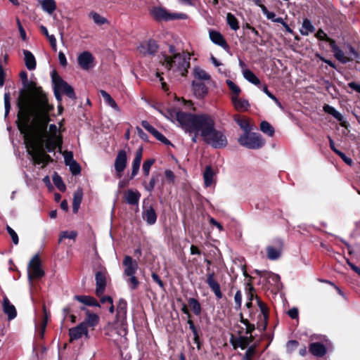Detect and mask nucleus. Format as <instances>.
Here are the masks:
<instances>
[{
	"instance_id": "37998d69",
	"label": "nucleus",
	"mask_w": 360,
	"mask_h": 360,
	"mask_svg": "<svg viewBox=\"0 0 360 360\" xmlns=\"http://www.w3.org/2000/svg\"><path fill=\"white\" fill-rule=\"evenodd\" d=\"M226 83L231 92V97H236L238 96H240L241 93V89L236 84H235L233 81L230 79H227L226 81Z\"/></svg>"
},
{
	"instance_id": "c03bdc74",
	"label": "nucleus",
	"mask_w": 360,
	"mask_h": 360,
	"mask_svg": "<svg viewBox=\"0 0 360 360\" xmlns=\"http://www.w3.org/2000/svg\"><path fill=\"white\" fill-rule=\"evenodd\" d=\"M89 16L98 25H103L105 23H108V20L105 18L101 16L99 13H98L96 12H94V11L90 12L89 14Z\"/></svg>"
},
{
	"instance_id": "1a4fd4ad",
	"label": "nucleus",
	"mask_w": 360,
	"mask_h": 360,
	"mask_svg": "<svg viewBox=\"0 0 360 360\" xmlns=\"http://www.w3.org/2000/svg\"><path fill=\"white\" fill-rule=\"evenodd\" d=\"M28 278L30 280L32 278H41L44 275V271L41 267V260L39 255H35L30 260L29 265Z\"/></svg>"
},
{
	"instance_id": "f257e3e1",
	"label": "nucleus",
	"mask_w": 360,
	"mask_h": 360,
	"mask_svg": "<svg viewBox=\"0 0 360 360\" xmlns=\"http://www.w3.org/2000/svg\"><path fill=\"white\" fill-rule=\"evenodd\" d=\"M18 106V127L24 135L28 154L35 165H45L51 161L46 153L62 145V137L56 124H50L49 113L53 107L41 87L34 84L20 92Z\"/></svg>"
},
{
	"instance_id": "c756f323",
	"label": "nucleus",
	"mask_w": 360,
	"mask_h": 360,
	"mask_svg": "<svg viewBox=\"0 0 360 360\" xmlns=\"http://www.w3.org/2000/svg\"><path fill=\"white\" fill-rule=\"evenodd\" d=\"M143 219L149 225L154 224L157 221V214L154 208L151 206L144 208L142 213Z\"/></svg>"
},
{
	"instance_id": "6ab92c4d",
	"label": "nucleus",
	"mask_w": 360,
	"mask_h": 360,
	"mask_svg": "<svg viewBox=\"0 0 360 360\" xmlns=\"http://www.w3.org/2000/svg\"><path fill=\"white\" fill-rule=\"evenodd\" d=\"M309 352L315 357L321 358L327 354L326 347L319 342L310 343Z\"/></svg>"
},
{
	"instance_id": "69168bd1",
	"label": "nucleus",
	"mask_w": 360,
	"mask_h": 360,
	"mask_svg": "<svg viewBox=\"0 0 360 360\" xmlns=\"http://www.w3.org/2000/svg\"><path fill=\"white\" fill-rule=\"evenodd\" d=\"M138 136L143 141H148V135L139 127L136 128Z\"/></svg>"
},
{
	"instance_id": "7c9ffc66",
	"label": "nucleus",
	"mask_w": 360,
	"mask_h": 360,
	"mask_svg": "<svg viewBox=\"0 0 360 360\" xmlns=\"http://www.w3.org/2000/svg\"><path fill=\"white\" fill-rule=\"evenodd\" d=\"M210 38L213 43L221 46L224 49H227L229 48V45L225 41L224 37L219 32L214 30L210 31Z\"/></svg>"
},
{
	"instance_id": "f3484780",
	"label": "nucleus",
	"mask_w": 360,
	"mask_h": 360,
	"mask_svg": "<svg viewBox=\"0 0 360 360\" xmlns=\"http://www.w3.org/2000/svg\"><path fill=\"white\" fill-rule=\"evenodd\" d=\"M122 264L124 266V276H133V274L136 273L139 268L137 262L129 255L124 257Z\"/></svg>"
},
{
	"instance_id": "0eeeda50",
	"label": "nucleus",
	"mask_w": 360,
	"mask_h": 360,
	"mask_svg": "<svg viewBox=\"0 0 360 360\" xmlns=\"http://www.w3.org/2000/svg\"><path fill=\"white\" fill-rule=\"evenodd\" d=\"M149 14L157 21H169L175 19H187L185 13H170L165 8L160 6H153L149 8Z\"/></svg>"
},
{
	"instance_id": "864d4df0",
	"label": "nucleus",
	"mask_w": 360,
	"mask_h": 360,
	"mask_svg": "<svg viewBox=\"0 0 360 360\" xmlns=\"http://www.w3.org/2000/svg\"><path fill=\"white\" fill-rule=\"evenodd\" d=\"M6 229L8 233L10 235L13 243L15 245H18L19 243V238H18V236L16 233V232L8 225L6 226Z\"/></svg>"
},
{
	"instance_id": "8fccbe9b",
	"label": "nucleus",
	"mask_w": 360,
	"mask_h": 360,
	"mask_svg": "<svg viewBox=\"0 0 360 360\" xmlns=\"http://www.w3.org/2000/svg\"><path fill=\"white\" fill-rule=\"evenodd\" d=\"M77 236V232L76 231H63L60 234L58 242L60 243L63 238H69L75 240Z\"/></svg>"
},
{
	"instance_id": "c85d7f7f",
	"label": "nucleus",
	"mask_w": 360,
	"mask_h": 360,
	"mask_svg": "<svg viewBox=\"0 0 360 360\" xmlns=\"http://www.w3.org/2000/svg\"><path fill=\"white\" fill-rule=\"evenodd\" d=\"M142 155L143 148L141 147L136 151L135 157L132 162V170L131 174V179L138 174L142 160Z\"/></svg>"
},
{
	"instance_id": "4c0bfd02",
	"label": "nucleus",
	"mask_w": 360,
	"mask_h": 360,
	"mask_svg": "<svg viewBox=\"0 0 360 360\" xmlns=\"http://www.w3.org/2000/svg\"><path fill=\"white\" fill-rule=\"evenodd\" d=\"M315 31V27L312 25L311 22L309 19H304L302 25V28L300 30V33L302 35L307 36L310 32H314Z\"/></svg>"
},
{
	"instance_id": "a878e982",
	"label": "nucleus",
	"mask_w": 360,
	"mask_h": 360,
	"mask_svg": "<svg viewBox=\"0 0 360 360\" xmlns=\"http://www.w3.org/2000/svg\"><path fill=\"white\" fill-rule=\"evenodd\" d=\"M3 310L4 312L8 315L9 320L15 319L17 316V311L15 306L10 302L6 296L3 299Z\"/></svg>"
},
{
	"instance_id": "393cba45",
	"label": "nucleus",
	"mask_w": 360,
	"mask_h": 360,
	"mask_svg": "<svg viewBox=\"0 0 360 360\" xmlns=\"http://www.w3.org/2000/svg\"><path fill=\"white\" fill-rule=\"evenodd\" d=\"M192 89L195 97L203 98L207 93V88L202 82L195 80L192 82Z\"/></svg>"
},
{
	"instance_id": "680f3d73",
	"label": "nucleus",
	"mask_w": 360,
	"mask_h": 360,
	"mask_svg": "<svg viewBox=\"0 0 360 360\" xmlns=\"http://www.w3.org/2000/svg\"><path fill=\"white\" fill-rule=\"evenodd\" d=\"M151 277L153 281L155 282L162 289H165V283L156 273L153 272Z\"/></svg>"
},
{
	"instance_id": "49530a36",
	"label": "nucleus",
	"mask_w": 360,
	"mask_h": 360,
	"mask_svg": "<svg viewBox=\"0 0 360 360\" xmlns=\"http://www.w3.org/2000/svg\"><path fill=\"white\" fill-rule=\"evenodd\" d=\"M260 130L269 136H273L274 134V127L266 121H262L261 122Z\"/></svg>"
},
{
	"instance_id": "bb28decb",
	"label": "nucleus",
	"mask_w": 360,
	"mask_h": 360,
	"mask_svg": "<svg viewBox=\"0 0 360 360\" xmlns=\"http://www.w3.org/2000/svg\"><path fill=\"white\" fill-rule=\"evenodd\" d=\"M74 300L83 304L85 306L89 307H100V303L96 298L90 295H75Z\"/></svg>"
},
{
	"instance_id": "2eb2a0df",
	"label": "nucleus",
	"mask_w": 360,
	"mask_h": 360,
	"mask_svg": "<svg viewBox=\"0 0 360 360\" xmlns=\"http://www.w3.org/2000/svg\"><path fill=\"white\" fill-rule=\"evenodd\" d=\"M127 162V152L124 150L118 151L115 160V169L119 178L121 177V173L125 169Z\"/></svg>"
},
{
	"instance_id": "a19ab883",
	"label": "nucleus",
	"mask_w": 360,
	"mask_h": 360,
	"mask_svg": "<svg viewBox=\"0 0 360 360\" xmlns=\"http://www.w3.org/2000/svg\"><path fill=\"white\" fill-rule=\"evenodd\" d=\"M193 76L195 79L200 80V82L207 81L210 79V75L199 67H195L193 69Z\"/></svg>"
},
{
	"instance_id": "58836bf2",
	"label": "nucleus",
	"mask_w": 360,
	"mask_h": 360,
	"mask_svg": "<svg viewBox=\"0 0 360 360\" xmlns=\"http://www.w3.org/2000/svg\"><path fill=\"white\" fill-rule=\"evenodd\" d=\"M255 273L260 277H263L267 279H271L272 281L274 282L275 283L279 282L281 279L280 276L278 274L267 271H262L259 270H255Z\"/></svg>"
},
{
	"instance_id": "4be33fe9",
	"label": "nucleus",
	"mask_w": 360,
	"mask_h": 360,
	"mask_svg": "<svg viewBox=\"0 0 360 360\" xmlns=\"http://www.w3.org/2000/svg\"><path fill=\"white\" fill-rule=\"evenodd\" d=\"M253 339L254 338L252 335L250 337L240 335L237 338H234L232 336L230 342L235 349L240 347L242 349H244L252 342Z\"/></svg>"
},
{
	"instance_id": "338daca9",
	"label": "nucleus",
	"mask_w": 360,
	"mask_h": 360,
	"mask_svg": "<svg viewBox=\"0 0 360 360\" xmlns=\"http://www.w3.org/2000/svg\"><path fill=\"white\" fill-rule=\"evenodd\" d=\"M337 152H338L337 155H339V156L341 158V159H342V160L345 163H347V165H352V159H351V158H348L347 156H346V155H345L344 153L341 152V151H337Z\"/></svg>"
},
{
	"instance_id": "f8f14e48",
	"label": "nucleus",
	"mask_w": 360,
	"mask_h": 360,
	"mask_svg": "<svg viewBox=\"0 0 360 360\" xmlns=\"http://www.w3.org/2000/svg\"><path fill=\"white\" fill-rule=\"evenodd\" d=\"M158 45L157 42L153 39L144 41L137 47L139 53L143 56L155 55L158 52Z\"/></svg>"
},
{
	"instance_id": "aec40b11",
	"label": "nucleus",
	"mask_w": 360,
	"mask_h": 360,
	"mask_svg": "<svg viewBox=\"0 0 360 360\" xmlns=\"http://www.w3.org/2000/svg\"><path fill=\"white\" fill-rule=\"evenodd\" d=\"M231 103L234 109L238 112L248 111L250 107L249 101L245 98H242L240 96L235 97H230Z\"/></svg>"
},
{
	"instance_id": "39448f33",
	"label": "nucleus",
	"mask_w": 360,
	"mask_h": 360,
	"mask_svg": "<svg viewBox=\"0 0 360 360\" xmlns=\"http://www.w3.org/2000/svg\"><path fill=\"white\" fill-rule=\"evenodd\" d=\"M163 115L172 122L176 120L181 128H186L187 130L190 129V126H188V124H194L193 122L196 121L199 116V115L186 113L176 110L174 108H169L165 110Z\"/></svg>"
},
{
	"instance_id": "20e7f679",
	"label": "nucleus",
	"mask_w": 360,
	"mask_h": 360,
	"mask_svg": "<svg viewBox=\"0 0 360 360\" xmlns=\"http://www.w3.org/2000/svg\"><path fill=\"white\" fill-rule=\"evenodd\" d=\"M316 37L319 40L326 41L329 43L334 57L342 64L347 63L354 60L360 59V55L357 51L350 44L346 46V53H345L335 43V41L328 37V35L321 29L319 30L316 34Z\"/></svg>"
},
{
	"instance_id": "b1692460",
	"label": "nucleus",
	"mask_w": 360,
	"mask_h": 360,
	"mask_svg": "<svg viewBox=\"0 0 360 360\" xmlns=\"http://www.w3.org/2000/svg\"><path fill=\"white\" fill-rule=\"evenodd\" d=\"M141 193L138 191L129 189L124 193V198L127 204L130 205H138Z\"/></svg>"
},
{
	"instance_id": "13d9d810",
	"label": "nucleus",
	"mask_w": 360,
	"mask_h": 360,
	"mask_svg": "<svg viewBox=\"0 0 360 360\" xmlns=\"http://www.w3.org/2000/svg\"><path fill=\"white\" fill-rule=\"evenodd\" d=\"M68 165H69L70 170L71 171V172L75 175L79 174L81 171V167L77 163L75 160L70 162V164H68Z\"/></svg>"
},
{
	"instance_id": "dca6fc26",
	"label": "nucleus",
	"mask_w": 360,
	"mask_h": 360,
	"mask_svg": "<svg viewBox=\"0 0 360 360\" xmlns=\"http://www.w3.org/2000/svg\"><path fill=\"white\" fill-rule=\"evenodd\" d=\"M96 279V296L103 295L106 288V272L105 271H98L95 274Z\"/></svg>"
},
{
	"instance_id": "423d86ee",
	"label": "nucleus",
	"mask_w": 360,
	"mask_h": 360,
	"mask_svg": "<svg viewBox=\"0 0 360 360\" xmlns=\"http://www.w3.org/2000/svg\"><path fill=\"white\" fill-rule=\"evenodd\" d=\"M238 142L240 146L252 150L259 149L265 144V140L259 134L251 132V131L240 135Z\"/></svg>"
},
{
	"instance_id": "6e6d98bb",
	"label": "nucleus",
	"mask_w": 360,
	"mask_h": 360,
	"mask_svg": "<svg viewBox=\"0 0 360 360\" xmlns=\"http://www.w3.org/2000/svg\"><path fill=\"white\" fill-rule=\"evenodd\" d=\"M4 106H5V116L6 117L11 110V104H10V93L7 92L4 94Z\"/></svg>"
},
{
	"instance_id": "c9c22d12",
	"label": "nucleus",
	"mask_w": 360,
	"mask_h": 360,
	"mask_svg": "<svg viewBox=\"0 0 360 360\" xmlns=\"http://www.w3.org/2000/svg\"><path fill=\"white\" fill-rule=\"evenodd\" d=\"M188 303L193 314L196 316H200L202 312V307L199 301L194 297L188 299Z\"/></svg>"
},
{
	"instance_id": "e2e57ef3",
	"label": "nucleus",
	"mask_w": 360,
	"mask_h": 360,
	"mask_svg": "<svg viewBox=\"0 0 360 360\" xmlns=\"http://www.w3.org/2000/svg\"><path fill=\"white\" fill-rule=\"evenodd\" d=\"M299 345V342L297 341V340H289L288 342H287V345H286V347H287V349L292 352L295 349H296L297 347V346Z\"/></svg>"
},
{
	"instance_id": "ea45409f",
	"label": "nucleus",
	"mask_w": 360,
	"mask_h": 360,
	"mask_svg": "<svg viewBox=\"0 0 360 360\" xmlns=\"http://www.w3.org/2000/svg\"><path fill=\"white\" fill-rule=\"evenodd\" d=\"M242 72L244 78L249 82L255 85H259L260 84V80L259 78L251 70L245 69L242 71Z\"/></svg>"
},
{
	"instance_id": "79ce46f5",
	"label": "nucleus",
	"mask_w": 360,
	"mask_h": 360,
	"mask_svg": "<svg viewBox=\"0 0 360 360\" xmlns=\"http://www.w3.org/2000/svg\"><path fill=\"white\" fill-rule=\"evenodd\" d=\"M41 7L44 11L51 14L56 9V3L55 0H42Z\"/></svg>"
},
{
	"instance_id": "412c9836",
	"label": "nucleus",
	"mask_w": 360,
	"mask_h": 360,
	"mask_svg": "<svg viewBox=\"0 0 360 360\" xmlns=\"http://www.w3.org/2000/svg\"><path fill=\"white\" fill-rule=\"evenodd\" d=\"M141 125L146 130H147L149 133H150L158 141H160L165 144L170 143L169 141L163 134H162L156 129H155L152 125H150L148 121H146V120L142 121Z\"/></svg>"
},
{
	"instance_id": "473e14b6",
	"label": "nucleus",
	"mask_w": 360,
	"mask_h": 360,
	"mask_svg": "<svg viewBox=\"0 0 360 360\" xmlns=\"http://www.w3.org/2000/svg\"><path fill=\"white\" fill-rule=\"evenodd\" d=\"M22 52L24 54V60L26 68L29 70H34L37 65L35 57L32 52L28 50H23Z\"/></svg>"
},
{
	"instance_id": "cd10ccee",
	"label": "nucleus",
	"mask_w": 360,
	"mask_h": 360,
	"mask_svg": "<svg viewBox=\"0 0 360 360\" xmlns=\"http://www.w3.org/2000/svg\"><path fill=\"white\" fill-rule=\"evenodd\" d=\"M323 109L325 112L331 115L336 120H338L339 122H340V125L342 127H347V122L344 120L343 115L340 112L336 110L335 108H333V106H331L330 105L325 104L323 105Z\"/></svg>"
},
{
	"instance_id": "a18cd8bd",
	"label": "nucleus",
	"mask_w": 360,
	"mask_h": 360,
	"mask_svg": "<svg viewBox=\"0 0 360 360\" xmlns=\"http://www.w3.org/2000/svg\"><path fill=\"white\" fill-rule=\"evenodd\" d=\"M255 299L257 300V305L261 311L263 319L268 320V319H269V308L267 307L266 304L264 303L257 295H255Z\"/></svg>"
},
{
	"instance_id": "72a5a7b5",
	"label": "nucleus",
	"mask_w": 360,
	"mask_h": 360,
	"mask_svg": "<svg viewBox=\"0 0 360 360\" xmlns=\"http://www.w3.org/2000/svg\"><path fill=\"white\" fill-rule=\"evenodd\" d=\"M194 124H189L188 125L190 126V129L188 130L186 128H182L186 133L189 134L192 137L191 140L193 143L197 142L198 136L199 134L202 136V129H199L198 127V124H195V121L193 122ZM187 124V123L186 124Z\"/></svg>"
},
{
	"instance_id": "7ed1b4c3",
	"label": "nucleus",
	"mask_w": 360,
	"mask_h": 360,
	"mask_svg": "<svg viewBox=\"0 0 360 360\" xmlns=\"http://www.w3.org/2000/svg\"><path fill=\"white\" fill-rule=\"evenodd\" d=\"M195 124H198L199 129L202 130V137L205 142L216 148H223L227 145L226 137L221 131L214 129V122L211 116L200 114Z\"/></svg>"
},
{
	"instance_id": "6e6552de",
	"label": "nucleus",
	"mask_w": 360,
	"mask_h": 360,
	"mask_svg": "<svg viewBox=\"0 0 360 360\" xmlns=\"http://www.w3.org/2000/svg\"><path fill=\"white\" fill-rule=\"evenodd\" d=\"M284 243L281 238H276L272 240V245L266 248V257L270 260L278 259L283 252Z\"/></svg>"
},
{
	"instance_id": "a211bd4d",
	"label": "nucleus",
	"mask_w": 360,
	"mask_h": 360,
	"mask_svg": "<svg viewBox=\"0 0 360 360\" xmlns=\"http://www.w3.org/2000/svg\"><path fill=\"white\" fill-rule=\"evenodd\" d=\"M206 283L209 288L214 292L217 299H221L223 294L221 291L219 283L214 278V273L211 272L207 274Z\"/></svg>"
},
{
	"instance_id": "9d476101",
	"label": "nucleus",
	"mask_w": 360,
	"mask_h": 360,
	"mask_svg": "<svg viewBox=\"0 0 360 360\" xmlns=\"http://www.w3.org/2000/svg\"><path fill=\"white\" fill-rule=\"evenodd\" d=\"M52 79L56 89H59L62 93L65 94L70 98H76L73 88L65 81H64L58 75H53Z\"/></svg>"
},
{
	"instance_id": "09e8293b",
	"label": "nucleus",
	"mask_w": 360,
	"mask_h": 360,
	"mask_svg": "<svg viewBox=\"0 0 360 360\" xmlns=\"http://www.w3.org/2000/svg\"><path fill=\"white\" fill-rule=\"evenodd\" d=\"M226 20L228 25L233 30H237L239 29L238 21L237 18L231 13H227L226 15Z\"/></svg>"
},
{
	"instance_id": "e433bc0d",
	"label": "nucleus",
	"mask_w": 360,
	"mask_h": 360,
	"mask_svg": "<svg viewBox=\"0 0 360 360\" xmlns=\"http://www.w3.org/2000/svg\"><path fill=\"white\" fill-rule=\"evenodd\" d=\"M234 120L240 126L241 129L243 130V133L250 132L252 129V127L248 120L241 119L238 115H235Z\"/></svg>"
},
{
	"instance_id": "5701e85b",
	"label": "nucleus",
	"mask_w": 360,
	"mask_h": 360,
	"mask_svg": "<svg viewBox=\"0 0 360 360\" xmlns=\"http://www.w3.org/2000/svg\"><path fill=\"white\" fill-rule=\"evenodd\" d=\"M100 317L99 316L91 311H86V318L84 321L81 322L83 325H84L86 328H91L92 330L99 323Z\"/></svg>"
},
{
	"instance_id": "3c124183",
	"label": "nucleus",
	"mask_w": 360,
	"mask_h": 360,
	"mask_svg": "<svg viewBox=\"0 0 360 360\" xmlns=\"http://www.w3.org/2000/svg\"><path fill=\"white\" fill-rule=\"evenodd\" d=\"M154 159H148L144 161L142 166V171L144 173L145 176H148L151 168V166L154 164Z\"/></svg>"
},
{
	"instance_id": "ddd939ff",
	"label": "nucleus",
	"mask_w": 360,
	"mask_h": 360,
	"mask_svg": "<svg viewBox=\"0 0 360 360\" xmlns=\"http://www.w3.org/2000/svg\"><path fill=\"white\" fill-rule=\"evenodd\" d=\"M79 67L84 70H89L96 65L95 58L89 51H84L77 57Z\"/></svg>"
},
{
	"instance_id": "5fc2aeb1",
	"label": "nucleus",
	"mask_w": 360,
	"mask_h": 360,
	"mask_svg": "<svg viewBox=\"0 0 360 360\" xmlns=\"http://www.w3.org/2000/svg\"><path fill=\"white\" fill-rule=\"evenodd\" d=\"M235 309L238 310L241 308L242 305V293L240 290H238L234 296Z\"/></svg>"
},
{
	"instance_id": "9b49d317",
	"label": "nucleus",
	"mask_w": 360,
	"mask_h": 360,
	"mask_svg": "<svg viewBox=\"0 0 360 360\" xmlns=\"http://www.w3.org/2000/svg\"><path fill=\"white\" fill-rule=\"evenodd\" d=\"M116 323L121 327L127 326V302L123 299L119 300L116 309Z\"/></svg>"
},
{
	"instance_id": "0e129e2a",
	"label": "nucleus",
	"mask_w": 360,
	"mask_h": 360,
	"mask_svg": "<svg viewBox=\"0 0 360 360\" xmlns=\"http://www.w3.org/2000/svg\"><path fill=\"white\" fill-rule=\"evenodd\" d=\"M288 316L292 319H298L299 311L298 309L296 307H293L288 311Z\"/></svg>"
},
{
	"instance_id": "de8ad7c7",
	"label": "nucleus",
	"mask_w": 360,
	"mask_h": 360,
	"mask_svg": "<svg viewBox=\"0 0 360 360\" xmlns=\"http://www.w3.org/2000/svg\"><path fill=\"white\" fill-rule=\"evenodd\" d=\"M257 353V346L255 345L248 347L245 353L242 356L241 360H253V357Z\"/></svg>"
},
{
	"instance_id": "bf43d9fd",
	"label": "nucleus",
	"mask_w": 360,
	"mask_h": 360,
	"mask_svg": "<svg viewBox=\"0 0 360 360\" xmlns=\"http://www.w3.org/2000/svg\"><path fill=\"white\" fill-rule=\"evenodd\" d=\"M262 91L264 92V94L271 99H272L279 107H281V104L279 102V101L277 99V98L272 94L268 89L267 86L264 85L262 87Z\"/></svg>"
},
{
	"instance_id": "603ef678",
	"label": "nucleus",
	"mask_w": 360,
	"mask_h": 360,
	"mask_svg": "<svg viewBox=\"0 0 360 360\" xmlns=\"http://www.w3.org/2000/svg\"><path fill=\"white\" fill-rule=\"evenodd\" d=\"M129 279L127 281L130 289L131 290H136L139 285V281L137 279V278L135 276V274H133V276H127Z\"/></svg>"
},
{
	"instance_id": "f704fd0d",
	"label": "nucleus",
	"mask_w": 360,
	"mask_h": 360,
	"mask_svg": "<svg viewBox=\"0 0 360 360\" xmlns=\"http://www.w3.org/2000/svg\"><path fill=\"white\" fill-rule=\"evenodd\" d=\"M100 94L103 98L105 103L110 106L112 108L115 110L116 111H120V108L115 101V100L111 97V96L105 91L101 90Z\"/></svg>"
},
{
	"instance_id": "2f4dec72",
	"label": "nucleus",
	"mask_w": 360,
	"mask_h": 360,
	"mask_svg": "<svg viewBox=\"0 0 360 360\" xmlns=\"http://www.w3.org/2000/svg\"><path fill=\"white\" fill-rule=\"evenodd\" d=\"M82 198H83V190L81 187H79L74 192V194H73L72 212L75 214H77L78 212L80 204L82 200Z\"/></svg>"
},
{
	"instance_id": "774afa93",
	"label": "nucleus",
	"mask_w": 360,
	"mask_h": 360,
	"mask_svg": "<svg viewBox=\"0 0 360 360\" xmlns=\"http://www.w3.org/2000/svg\"><path fill=\"white\" fill-rule=\"evenodd\" d=\"M58 60H59L60 64L63 67H65L68 65V61H67L65 55L62 51H60L58 53Z\"/></svg>"
},
{
	"instance_id": "f03ea898",
	"label": "nucleus",
	"mask_w": 360,
	"mask_h": 360,
	"mask_svg": "<svg viewBox=\"0 0 360 360\" xmlns=\"http://www.w3.org/2000/svg\"><path fill=\"white\" fill-rule=\"evenodd\" d=\"M190 60L188 53H179L172 45L169 46V54L162 53L160 56V63L167 70L168 76L173 78L186 75L190 68Z\"/></svg>"
},
{
	"instance_id": "052dcab7",
	"label": "nucleus",
	"mask_w": 360,
	"mask_h": 360,
	"mask_svg": "<svg viewBox=\"0 0 360 360\" xmlns=\"http://www.w3.org/2000/svg\"><path fill=\"white\" fill-rule=\"evenodd\" d=\"M261 10L264 15H266L267 19L274 21L276 18V14L274 12L269 11L265 6H261Z\"/></svg>"
},
{
	"instance_id": "4d7b16f0",
	"label": "nucleus",
	"mask_w": 360,
	"mask_h": 360,
	"mask_svg": "<svg viewBox=\"0 0 360 360\" xmlns=\"http://www.w3.org/2000/svg\"><path fill=\"white\" fill-rule=\"evenodd\" d=\"M204 180H212L214 176V172L210 166H207L203 174Z\"/></svg>"
},
{
	"instance_id": "4468645a",
	"label": "nucleus",
	"mask_w": 360,
	"mask_h": 360,
	"mask_svg": "<svg viewBox=\"0 0 360 360\" xmlns=\"http://www.w3.org/2000/svg\"><path fill=\"white\" fill-rule=\"evenodd\" d=\"M69 336L70 342L80 339L82 336H84L86 339L89 338L88 328L82 323L69 329Z\"/></svg>"
}]
</instances>
